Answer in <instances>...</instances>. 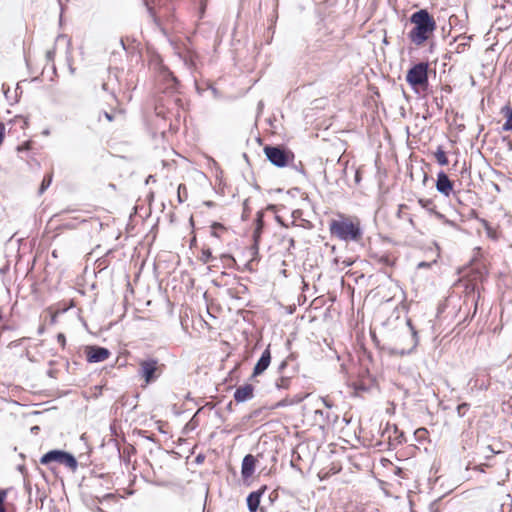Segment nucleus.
<instances>
[{
  "instance_id": "1",
  "label": "nucleus",
  "mask_w": 512,
  "mask_h": 512,
  "mask_svg": "<svg viewBox=\"0 0 512 512\" xmlns=\"http://www.w3.org/2000/svg\"><path fill=\"white\" fill-rule=\"evenodd\" d=\"M158 66L156 78L160 94L155 104V125L162 135L166 132L176 133L185 119V104L178 91L177 78L162 63Z\"/></svg>"
},
{
  "instance_id": "2",
  "label": "nucleus",
  "mask_w": 512,
  "mask_h": 512,
  "mask_svg": "<svg viewBox=\"0 0 512 512\" xmlns=\"http://www.w3.org/2000/svg\"><path fill=\"white\" fill-rule=\"evenodd\" d=\"M409 21L414 27L409 31L408 38L417 45H423L436 30V21L427 9H419L411 14Z\"/></svg>"
},
{
  "instance_id": "3",
  "label": "nucleus",
  "mask_w": 512,
  "mask_h": 512,
  "mask_svg": "<svg viewBox=\"0 0 512 512\" xmlns=\"http://www.w3.org/2000/svg\"><path fill=\"white\" fill-rule=\"evenodd\" d=\"M329 230L331 235L344 242H358L363 235L360 223L353 222L345 217L332 220L329 224Z\"/></svg>"
},
{
  "instance_id": "4",
  "label": "nucleus",
  "mask_w": 512,
  "mask_h": 512,
  "mask_svg": "<svg viewBox=\"0 0 512 512\" xmlns=\"http://www.w3.org/2000/svg\"><path fill=\"white\" fill-rule=\"evenodd\" d=\"M40 463L46 465L53 473H56L55 463L63 465L72 473H75L78 469L77 458L65 450H49L40 458Z\"/></svg>"
},
{
  "instance_id": "5",
  "label": "nucleus",
  "mask_w": 512,
  "mask_h": 512,
  "mask_svg": "<svg viewBox=\"0 0 512 512\" xmlns=\"http://www.w3.org/2000/svg\"><path fill=\"white\" fill-rule=\"evenodd\" d=\"M267 160L278 168H283L293 161L294 153L282 145H266L263 148Z\"/></svg>"
},
{
  "instance_id": "6",
  "label": "nucleus",
  "mask_w": 512,
  "mask_h": 512,
  "mask_svg": "<svg viewBox=\"0 0 512 512\" xmlns=\"http://www.w3.org/2000/svg\"><path fill=\"white\" fill-rule=\"evenodd\" d=\"M429 64L427 62H419L413 65L406 74V81L410 87L417 91V88H427L429 84L428 79Z\"/></svg>"
},
{
  "instance_id": "7",
  "label": "nucleus",
  "mask_w": 512,
  "mask_h": 512,
  "mask_svg": "<svg viewBox=\"0 0 512 512\" xmlns=\"http://www.w3.org/2000/svg\"><path fill=\"white\" fill-rule=\"evenodd\" d=\"M165 365L160 364L157 359H146L139 362L138 373L144 380V384L149 385L156 381L163 373Z\"/></svg>"
},
{
  "instance_id": "8",
  "label": "nucleus",
  "mask_w": 512,
  "mask_h": 512,
  "mask_svg": "<svg viewBox=\"0 0 512 512\" xmlns=\"http://www.w3.org/2000/svg\"><path fill=\"white\" fill-rule=\"evenodd\" d=\"M116 102L115 107H111L109 111L101 110L98 114V121L101 122L105 119L107 122H114L118 125H123L125 122V111L118 104L117 100L113 98Z\"/></svg>"
},
{
  "instance_id": "9",
  "label": "nucleus",
  "mask_w": 512,
  "mask_h": 512,
  "mask_svg": "<svg viewBox=\"0 0 512 512\" xmlns=\"http://www.w3.org/2000/svg\"><path fill=\"white\" fill-rule=\"evenodd\" d=\"M85 355L88 362L97 363L107 360L111 353L107 348L92 345L86 346Z\"/></svg>"
},
{
  "instance_id": "10",
  "label": "nucleus",
  "mask_w": 512,
  "mask_h": 512,
  "mask_svg": "<svg viewBox=\"0 0 512 512\" xmlns=\"http://www.w3.org/2000/svg\"><path fill=\"white\" fill-rule=\"evenodd\" d=\"M435 186L439 193L448 197L453 191L454 183L449 179L448 175L444 171H440L437 174Z\"/></svg>"
},
{
  "instance_id": "11",
  "label": "nucleus",
  "mask_w": 512,
  "mask_h": 512,
  "mask_svg": "<svg viewBox=\"0 0 512 512\" xmlns=\"http://www.w3.org/2000/svg\"><path fill=\"white\" fill-rule=\"evenodd\" d=\"M314 421L319 424L321 428L325 426L334 425L338 421V415L331 412H324L320 409L315 410Z\"/></svg>"
},
{
  "instance_id": "12",
  "label": "nucleus",
  "mask_w": 512,
  "mask_h": 512,
  "mask_svg": "<svg viewBox=\"0 0 512 512\" xmlns=\"http://www.w3.org/2000/svg\"><path fill=\"white\" fill-rule=\"evenodd\" d=\"M271 363L270 345L262 352L253 369V376L261 375Z\"/></svg>"
},
{
  "instance_id": "13",
  "label": "nucleus",
  "mask_w": 512,
  "mask_h": 512,
  "mask_svg": "<svg viewBox=\"0 0 512 512\" xmlns=\"http://www.w3.org/2000/svg\"><path fill=\"white\" fill-rule=\"evenodd\" d=\"M266 491V486H262L258 490L252 491L247 496L246 502H247V508L249 512H257L261 497L263 496L264 492Z\"/></svg>"
},
{
  "instance_id": "14",
  "label": "nucleus",
  "mask_w": 512,
  "mask_h": 512,
  "mask_svg": "<svg viewBox=\"0 0 512 512\" xmlns=\"http://www.w3.org/2000/svg\"><path fill=\"white\" fill-rule=\"evenodd\" d=\"M254 396V387L252 384H245L238 387L234 392V399L237 403H243Z\"/></svg>"
},
{
  "instance_id": "15",
  "label": "nucleus",
  "mask_w": 512,
  "mask_h": 512,
  "mask_svg": "<svg viewBox=\"0 0 512 512\" xmlns=\"http://www.w3.org/2000/svg\"><path fill=\"white\" fill-rule=\"evenodd\" d=\"M256 458L248 454L242 461L241 474L244 479L251 477L255 471Z\"/></svg>"
},
{
  "instance_id": "16",
  "label": "nucleus",
  "mask_w": 512,
  "mask_h": 512,
  "mask_svg": "<svg viewBox=\"0 0 512 512\" xmlns=\"http://www.w3.org/2000/svg\"><path fill=\"white\" fill-rule=\"evenodd\" d=\"M490 451H491V454L485 456V459H486L487 462H485V463H482V462L476 463L475 461H469L467 466H466V469L467 470L472 469V470H476V471H479V472H484L485 468L491 466L489 461L491 459H493L496 454H499V453L502 452V450H496V449H493V450H490Z\"/></svg>"
},
{
  "instance_id": "17",
  "label": "nucleus",
  "mask_w": 512,
  "mask_h": 512,
  "mask_svg": "<svg viewBox=\"0 0 512 512\" xmlns=\"http://www.w3.org/2000/svg\"><path fill=\"white\" fill-rule=\"evenodd\" d=\"M171 0H145L146 6L148 7L150 13L156 17L164 16L161 14V9L166 7Z\"/></svg>"
},
{
  "instance_id": "18",
  "label": "nucleus",
  "mask_w": 512,
  "mask_h": 512,
  "mask_svg": "<svg viewBox=\"0 0 512 512\" xmlns=\"http://www.w3.org/2000/svg\"><path fill=\"white\" fill-rule=\"evenodd\" d=\"M263 228H264V211L263 210H259L256 213L255 229L253 231V239H254L255 243H258V241H259V239L261 237Z\"/></svg>"
},
{
  "instance_id": "19",
  "label": "nucleus",
  "mask_w": 512,
  "mask_h": 512,
  "mask_svg": "<svg viewBox=\"0 0 512 512\" xmlns=\"http://www.w3.org/2000/svg\"><path fill=\"white\" fill-rule=\"evenodd\" d=\"M291 466L299 471H302L305 469L309 463L305 462L303 460V456L301 453H299L298 450H291V459H290Z\"/></svg>"
},
{
  "instance_id": "20",
  "label": "nucleus",
  "mask_w": 512,
  "mask_h": 512,
  "mask_svg": "<svg viewBox=\"0 0 512 512\" xmlns=\"http://www.w3.org/2000/svg\"><path fill=\"white\" fill-rule=\"evenodd\" d=\"M406 324L409 327V330L411 332L412 345L408 350H404V349L401 350L399 352L400 355L410 354L412 351H414V349L417 347L418 342H419L418 332L415 329V327L413 326L411 319H407Z\"/></svg>"
},
{
  "instance_id": "21",
  "label": "nucleus",
  "mask_w": 512,
  "mask_h": 512,
  "mask_svg": "<svg viewBox=\"0 0 512 512\" xmlns=\"http://www.w3.org/2000/svg\"><path fill=\"white\" fill-rule=\"evenodd\" d=\"M501 114L505 117V123L502 126V131L511 132L512 131V107L509 105H505L501 108Z\"/></svg>"
},
{
  "instance_id": "22",
  "label": "nucleus",
  "mask_w": 512,
  "mask_h": 512,
  "mask_svg": "<svg viewBox=\"0 0 512 512\" xmlns=\"http://www.w3.org/2000/svg\"><path fill=\"white\" fill-rule=\"evenodd\" d=\"M86 221H87V219H85V218H81L79 216H74L70 220L64 221L60 225V228L68 229V230L76 229L81 223H85Z\"/></svg>"
},
{
  "instance_id": "23",
  "label": "nucleus",
  "mask_w": 512,
  "mask_h": 512,
  "mask_svg": "<svg viewBox=\"0 0 512 512\" xmlns=\"http://www.w3.org/2000/svg\"><path fill=\"white\" fill-rule=\"evenodd\" d=\"M434 156L440 166L448 165L449 160L442 146L437 147L436 151L434 152Z\"/></svg>"
},
{
  "instance_id": "24",
  "label": "nucleus",
  "mask_w": 512,
  "mask_h": 512,
  "mask_svg": "<svg viewBox=\"0 0 512 512\" xmlns=\"http://www.w3.org/2000/svg\"><path fill=\"white\" fill-rule=\"evenodd\" d=\"M198 416L195 414L190 421L185 425L183 429V434L188 435L190 432L194 431L198 426Z\"/></svg>"
},
{
  "instance_id": "25",
  "label": "nucleus",
  "mask_w": 512,
  "mask_h": 512,
  "mask_svg": "<svg viewBox=\"0 0 512 512\" xmlns=\"http://www.w3.org/2000/svg\"><path fill=\"white\" fill-rule=\"evenodd\" d=\"M185 63L188 64L192 68L197 67L198 63V55L195 52L188 51L184 56Z\"/></svg>"
},
{
  "instance_id": "26",
  "label": "nucleus",
  "mask_w": 512,
  "mask_h": 512,
  "mask_svg": "<svg viewBox=\"0 0 512 512\" xmlns=\"http://www.w3.org/2000/svg\"><path fill=\"white\" fill-rule=\"evenodd\" d=\"M418 204L433 215H434V211H437L435 209V205L433 204V201L431 199L420 198V199H418Z\"/></svg>"
},
{
  "instance_id": "27",
  "label": "nucleus",
  "mask_w": 512,
  "mask_h": 512,
  "mask_svg": "<svg viewBox=\"0 0 512 512\" xmlns=\"http://www.w3.org/2000/svg\"><path fill=\"white\" fill-rule=\"evenodd\" d=\"M52 179H53V172L51 171L44 176L42 183L40 185V188H39V194H43L48 189V187L52 183Z\"/></svg>"
},
{
  "instance_id": "28",
  "label": "nucleus",
  "mask_w": 512,
  "mask_h": 512,
  "mask_svg": "<svg viewBox=\"0 0 512 512\" xmlns=\"http://www.w3.org/2000/svg\"><path fill=\"white\" fill-rule=\"evenodd\" d=\"M374 260L383 266H392L393 261L390 259L388 255H375L373 256Z\"/></svg>"
},
{
  "instance_id": "29",
  "label": "nucleus",
  "mask_w": 512,
  "mask_h": 512,
  "mask_svg": "<svg viewBox=\"0 0 512 512\" xmlns=\"http://www.w3.org/2000/svg\"><path fill=\"white\" fill-rule=\"evenodd\" d=\"M434 216H435L438 220L442 221L444 224H446V225H448V226H450V227H453V228H457V227H458V226H457V224H456L454 221L447 219V218L445 217V215H444V214H442L441 212L434 211Z\"/></svg>"
},
{
  "instance_id": "30",
  "label": "nucleus",
  "mask_w": 512,
  "mask_h": 512,
  "mask_svg": "<svg viewBox=\"0 0 512 512\" xmlns=\"http://www.w3.org/2000/svg\"><path fill=\"white\" fill-rule=\"evenodd\" d=\"M290 379L289 377L282 376L279 381L276 382V386L279 389H287L289 387Z\"/></svg>"
},
{
  "instance_id": "31",
  "label": "nucleus",
  "mask_w": 512,
  "mask_h": 512,
  "mask_svg": "<svg viewBox=\"0 0 512 512\" xmlns=\"http://www.w3.org/2000/svg\"><path fill=\"white\" fill-rule=\"evenodd\" d=\"M78 466H87L89 464V455L88 454H80L77 458Z\"/></svg>"
},
{
  "instance_id": "32",
  "label": "nucleus",
  "mask_w": 512,
  "mask_h": 512,
  "mask_svg": "<svg viewBox=\"0 0 512 512\" xmlns=\"http://www.w3.org/2000/svg\"><path fill=\"white\" fill-rule=\"evenodd\" d=\"M292 168H293L295 171L299 172V173H300L301 175H303L304 177H306V171H305L304 166H303V164H302V162H301V161H299L297 164L293 163V164H292Z\"/></svg>"
},
{
  "instance_id": "33",
  "label": "nucleus",
  "mask_w": 512,
  "mask_h": 512,
  "mask_svg": "<svg viewBox=\"0 0 512 512\" xmlns=\"http://www.w3.org/2000/svg\"><path fill=\"white\" fill-rule=\"evenodd\" d=\"M32 148V141H26L23 144L17 146L16 150L18 152L27 151Z\"/></svg>"
},
{
  "instance_id": "34",
  "label": "nucleus",
  "mask_w": 512,
  "mask_h": 512,
  "mask_svg": "<svg viewBox=\"0 0 512 512\" xmlns=\"http://www.w3.org/2000/svg\"><path fill=\"white\" fill-rule=\"evenodd\" d=\"M207 312L212 318L217 319L218 315L215 313H220V310L211 304L208 306Z\"/></svg>"
},
{
  "instance_id": "35",
  "label": "nucleus",
  "mask_w": 512,
  "mask_h": 512,
  "mask_svg": "<svg viewBox=\"0 0 512 512\" xmlns=\"http://www.w3.org/2000/svg\"><path fill=\"white\" fill-rule=\"evenodd\" d=\"M7 493L6 490L0 489V512H5V508L3 507V503L6 499Z\"/></svg>"
},
{
  "instance_id": "36",
  "label": "nucleus",
  "mask_w": 512,
  "mask_h": 512,
  "mask_svg": "<svg viewBox=\"0 0 512 512\" xmlns=\"http://www.w3.org/2000/svg\"><path fill=\"white\" fill-rule=\"evenodd\" d=\"M14 122H21V127L24 129L28 126V120L22 116H16L13 120Z\"/></svg>"
},
{
  "instance_id": "37",
  "label": "nucleus",
  "mask_w": 512,
  "mask_h": 512,
  "mask_svg": "<svg viewBox=\"0 0 512 512\" xmlns=\"http://www.w3.org/2000/svg\"><path fill=\"white\" fill-rule=\"evenodd\" d=\"M57 342L61 345L62 348L66 346V337L63 333H59L57 335Z\"/></svg>"
},
{
  "instance_id": "38",
  "label": "nucleus",
  "mask_w": 512,
  "mask_h": 512,
  "mask_svg": "<svg viewBox=\"0 0 512 512\" xmlns=\"http://www.w3.org/2000/svg\"><path fill=\"white\" fill-rule=\"evenodd\" d=\"M426 434H427V430L425 428H420V429L416 430V432H415V436L418 439L424 438Z\"/></svg>"
},
{
  "instance_id": "39",
  "label": "nucleus",
  "mask_w": 512,
  "mask_h": 512,
  "mask_svg": "<svg viewBox=\"0 0 512 512\" xmlns=\"http://www.w3.org/2000/svg\"><path fill=\"white\" fill-rule=\"evenodd\" d=\"M54 56H55V49L54 48L46 51V58L49 61H53L54 60Z\"/></svg>"
},
{
  "instance_id": "40",
  "label": "nucleus",
  "mask_w": 512,
  "mask_h": 512,
  "mask_svg": "<svg viewBox=\"0 0 512 512\" xmlns=\"http://www.w3.org/2000/svg\"><path fill=\"white\" fill-rule=\"evenodd\" d=\"M432 265V262H425V261H422V262H419L418 265H417V268L418 269H422V268H430Z\"/></svg>"
},
{
  "instance_id": "41",
  "label": "nucleus",
  "mask_w": 512,
  "mask_h": 512,
  "mask_svg": "<svg viewBox=\"0 0 512 512\" xmlns=\"http://www.w3.org/2000/svg\"><path fill=\"white\" fill-rule=\"evenodd\" d=\"M195 3H199L200 12L203 13L206 6V0H193Z\"/></svg>"
},
{
  "instance_id": "42",
  "label": "nucleus",
  "mask_w": 512,
  "mask_h": 512,
  "mask_svg": "<svg viewBox=\"0 0 512 512\" xmlns=\"http://www.w3.org/2000/svg\"><path fill=\"white\" fill-rule=\"evenodd\" d=\"M165 452H166V454H167L168 456H171V457H173V458H177V456L179 455V454L177 453V451H176V450H174V449H171V450H165Z\"/></svg>"
},
{
  "instance_id": "43",
  "label": "nucleus",
  "mask_w": 512,
  "mask_h": 512,
  "mask_svg": "<svg viewBox=\"0 0 512 512\" xmlns=\"http://www.w3.org/2000/svg\"><path fill=\"white\" fill-rule=\"evenodd\" d=\"M204 458H205V456H204L202 453H199V454L195 457L194 461H195L197 464H200V463H202V462L204 461Z\"/></svg>"
},
{
  "instance_id": "44",
  "label": "nucleus",
  "mask_w": 512,
  "mask_h": 512,
  "mask_svg": "<svg viewBox=\"0 0 512 512\" xmlns=\"http://www.w3.org/2000/svg\"><path fill=\"white\" fill-rule=\"evenodd\" d=\"M321 401L323 402V404L325 405V407H327L328 409H331L333 404L326 398H321Z\"/></svg>"
},
{
  "instance_id": "45",
  "label": "nucleus",
  "mask_w": 512,
  "mask_h": 512,
  "mask_svg": "<svg viewBox=\"0 0 512 512\" xmlns=\"http://www.w3.org/2000/svg\"><path fill=\"white\" fill-rule=\"evenodd\" d=\"M480 223L485 227V229H490V225H489V222L483 218H480L479 219Z\"/></svg>"
},
{
  "instance_id": "46",
  "label": "nucleus",
  "mask_w": 512,
  "mask_h": 512,
  "mask_svg": "<svg viewBox=\"0 0 512 512\" xmlns=\"http://www.w3.org/2000/svg\"><path fill=\"white\" fill-rule=\"evenodd\" d=\"M480 223L485 227V229H490V225H489V222L483 218H480L479 219Z\"/></svg>"
},
{
  "instance_id": "47",
  "label": "nucleus",
  "mask_w": 512,
  "mask_h": 512,
  "mask_svg": "<svg viewBox=\"0 0 512 512\" xmlns=\"http://www.w3.org/2000/svg\"><path fill=\"white\" fill-rule=\"evenodd\" d=\"M342 264L344 265V267H349L353 264V261L350 259H345L342 261Z\"/></svg>"
},
{
  "instance_id": "48",
  "label": "nucleus",
  "mask_w": 512,
  "mask_h": 512,
  "mask_svg": "<svg viewBox=\"0 0 512 512\" xmlns=\"http://www.w3.org/2000/svg\"><path fill=\"white\" fill-rule=\"evenodd\" d=\"M286 366H287V362L286 361H282L281 364L278 367L279 372H282L285 369Z\"/></svg>"
},
{
  "instance_id": "49",
  "label": "nucleus",
  "mask_w": 512,
  "mask_h": 512,
  "mask_svg": "<svg viewBox=\"0 0 512 512\" xmlns=\"http://www.w3.org/2000/svg\"><path fill=\"white\" fill-rule=\"evenodd\" d=\"M304 399L303 396H296L292 403H299Z\"/></svg>"
},
{
  "instance_id": "50",
  "label": "nucleus",
  "mask_w": 512,
  "mask_h": 512,
  "mask_svg": "<svg viewBox=\"0 0 512 512\" xmlns=\"http://www.w3.org/2000/svg\"><path fill=\"white\" fill-rule=\"evenodd\" d=\"M39 430H40V427H39V426H33V427L31 428V432H32L33 434H37V433L39 432Z\"/></svg>"
},
{
  "instance_id": "51",
  "label": "nucleus",
  "mask_w": 512,
  "mask_h": 512,
  "mask_svg": "<svg viewBox=\"0 0 512 512\" xmlns=\"http://www.w3.org/2000/svg\"><path fill=\"white\" fill-rule=\"evenodd\" d=\"M68 212H69V210H64L60 214L54 215L53 219L56 218V217H59V216H61L63 214H65V213H68Z\"/></svg>"
},
{
  "instance_id": "52",
  "label": "nucleus",
  "mask_w": 512,
  "mask_h": 512,
  "mask_svg": "<svg viewBox=\"0 0 512 512\" xmlns=\"http://www.w3.org/2000/svg\"><path fill=\"white\" fill-rule=\"evenodd\" d=\"M466 407H468V405L466 403H463V404L458 406V410H460L461 408L465 409Z\"/></svg>"
},
{
  "instance_id": "53",
  "label": "nucleus",
  "mask_w": 512,
  "mask_h": 512,
  "mask_svg": "<svg viewBox=\"0 0 512 512\" xmlns=\"http://www.w3.org/2000/svg\"><path fill=\"white\" fill-rule=\"evenodd\" d=\"M177 444H178V445H182V444H183V438H182V437H180V438L178 439Z\"/></svg>"
},
{
  "instance_id": "54",
  "label": "nucleus",
  "mask_w": 512,
  "mask_h": 512,
  "mask_svg": "<svg viewBox=\"0 0 512 512\" xmlns=\"http://www.w3.org/2000/svg\"><path fill=\"white\" fill-rule=\"evenodd\" d=\"M231 406H232V403H231V402H230V403H228V404L226 405V410H229V411H230V410H231Z\"/></svg>"
},
{
  "instance_id": "55",
  "label": "nucleus",
  "mask_w": 512,
  "mask_h": 512,
  "mask_svg": "<svg viewBox=\"0 0 512 512\" xmlns=\"http://www.w3.org/2000/svg\"><path fill=\"white\" fill-rule=\"evenodd\" d=\"M284 405H285V401H280V402L277 404V407L284 406Z\"/></svg>"
},
{
  "instance_id": "56",
  "label": "nucleus",
  "mask_w": 512,
  "mask_h": 512,
  "mask_svg": "<svg viewBox=\"0 0 512 512\" xmlns=\"http://www.w3.org/2000/svg\"><path fill=\"white\" fill-rule=\"evenodd\" d=\"M123 452H126V450H123ZM128 452V456H130V452H136V449H133V450H127Z\"/></svg>"
},
{
  "instance_id": "57",
  "label": "nucleus",
  "mask_w": 512,
  "mask_h": 512,
  "mask_svg": "<svg viewBox=\"0 0 512 512\" xmlns=\"http://www.w3.org/2000/svg\"><path fill=\"white\" fill-rule=\"evenodd\" d=\"M217 227H218V228H222V225H221V224H214V225H213V228H217Z\"/></svg>"
},
{
  "instance_id": "58",
  "label": "nucleus",
  "mask_w": 512,
  "mask_h": 512,
  "mask_svg": "<svg viewBox=\"0 0 512 512\" xmlns=\"http://www.w3.org/2000/svg\"><path fill=\"white\" fill-rule=\"evenodd\" d=\"M246 209H247V200L244 201V213L246 212Z\"/></svg>"
},
{
  "instance_id": "59",
  "label": "nucleus",
  "mask_w": 512,
  "mask_h": 512,
  "mask_svg": "<svg viewBox=\"0 0 512 512\" xmlns=\"http://www.w3.org/2000/svg\"><path fill=\"white\" fill-rule=\"evenodd\" d=\"M304 452V454H310V450L309 449H306V450H302Z\"/></svg>"
},
{
  "instance_id": "60",
  "label": "nucleus",
  "mask_w": 512,
  "mask_h": 512,
  "mask_svg": "<svg viewBox=\"0 0 512 512\" xmlns=\"http://www.w3.org/2000/svg\"><path fill=\"white\" fill-rule=\"evenodd\" d=\"M332 470H333V473H337L340 470V468H338V469L332 468Z\"/></svg>"
},
{
  "instance_id": "61",
  "label": "nucleus",
  "mask_w": 512,
  "mask_h": 512,
  "mask_svg": "<svg viewBox=\"0 0 512 512\" xmlns=\"http://www.w3.org/2000/svg\"><path fill=\"white\" fill-rule=\"evenodd\" d=\"M477 311V302H475V306H474V314L476 313Z\"/></svg>"
},
{
  "instance_id": "62",
  "label": "nucleus",
  "mask_w": 512,
  "mask_h": 512,
  "mask_svg": "<svg viewBox=\"0 0 512 512\" xmlns=\"http://www.w3.org/2000/svg\"><path fill=\"white\" fill-rule=\"evenodd\" d=\"M399 451H400V452H402V453H401V455H406V454L404 453L406 450L401 449V450H399Z\"/></svg>"
},
{
  "instance_id": "63",
  "label": "nucleus",
  "mask_w": 512,
  "mask_h": 512,
  "mask_svg": "<svg viewBox=\"0 0 512 512\" xmlns=\"http://www.w3.org/2000/svg\"><path fill=\"white\" fill-rule=\"evenodd\" d=\"M268 208L269 209H274V206L273 205H269Z\"/></svg>"
},
{
  "instance_id": "64",
  "label": "nucleus",
  "mask_w": 512,
  "mask_h": 512,
  "mask_svg": "<svg viewBox=\"0 0 512 512\" xmlns=\"http://www.w3.org/2000/svg\"><path fill=\"white\" fill-rule=\"evenodd\" d=\"M293 244H294V240H293V239H291V241H290V245H293Z\"/></svg>"
}]
</instances>
